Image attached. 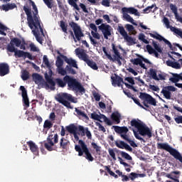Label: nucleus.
Returning <instances> with one entry per match:
<instances>
[{"instance_id": "obj_1", "label": "nucleus", "mask_w": 182, "mask_h": 182, "mask_svg": "<svg viewBox=\"0 0 182 182\" xmlns=\"http://www.w3.org/2000/svg\"><path fill=\"white\" fill-rule=\"evenodd\" d=\"M29 2L30 4H31L33 6V9L34 11L33 16H32V10H31V9H29L28 7H26V6H24L23 7V9L26 13V14L27 15L28 25L30 28L33 29L32 30L33 35L35 36V38L37 42H38V43H41V45H42L43 43L42 37L39 36V33L38 32H39V29H40V31L41 33V35H43V36H45V33H43V28H42V26H41V19L39 18V14H38L39 11H38V7H36V4H35V2H33V1L29 0ZM33 28H35L36 30L33 29Z\"/></svg>"}, {"instance_id": "obj_2", "label": "nucleus", "mask_w": 182, "mask_h": 182, "mask_svg": "<svg viewBox=\"0 0 182 182\" xmlns=\"http://www.w3.org/2000/svg\"><path fill=\"white\" fill-rule=\"evenodd\" d=\"M77 129L78 127L75 126L74 124H71L69 126L66 127V130L70 134H73L74 139L76 141H78L79 145L75 146V150L78 153V156H82L84 155V157L87 160H93V156L87 148V145L83 141V140H79V136H77Z\"/></svg>"}, {"instance_id": "obj_3", "label": "nucleus", "mask_w": 182, "mask_h": 182, "mask_svg": "<svg viewBox=\"0 0 182 182\" xmlns=\"http://www.w3.org/2000/svg\"><path fill=\"white\" fill-rule=\"evenodd\" d=\"M132 99V100H134V103L137 105V106H139V107H141V109H144V110H147V109L150 107V105H151V106H157V101L156 100V99H154V97H152L151 95L146 92H141L139 95V99H141V100H143L142 103L144 106L140 103L139 99L134 97Z\"/></svg>"}, {"instance_id": "obj_4", "label": "nucleus", "mask_w": 182, "mask_h": 182, "mask_svg": "<svg viewBox=\"0 0 182 182\" xmlns=\"http://www.w3.org/2000/svg\"><path fill=\"white\" fill-rule=\"evenodd\" d=\"M131 126L137 129L139 134L141 136H143L144 137L146 136L148 139H151V137H153V134L151 133L150 128L143 124L141 121H137L136 119H134L131 121Z\"/></svg>"}, {"instance_id": "obj_5", "label": "nucleus", "mask_w": 182, "mask_h": 182, "mask_svg": "<svg viewBox=\"0 0 182 182\" xmlns=\"http://www.w3.org/2000/svg\"><path fill=\"white\" fill-rule=\"evenodd\" d=\"M55 100L58 102L59 103H61L63 106L67 107V109H73V107L70 105L71 103H77V101L75 100L73 96L72 95L64 92L62 94H58L55 97Z\"/></svg>"}, {"instance_id": "obj_6", "label": "nucleus", "mask_w": 182, "mask_h": 182, "mask_svg": "<svg viewBox=\"0 0 182 182\" xmlns=\"http://www.w3.org/2000/svg\"><path fill=\"white\" fill-rule=\"evenodd\" d=\"M75 55L78 56L79 59H81V60L85 62L87 66L91 68V69H93V70H97V69H99L97 64L92 60L89 59V55L85 53L83 50L77 48L75 50Z\"/></svg>"}, {"instance_id": "obj_7", "label": "nucleus", "mask_w": 182, "mask_h": 182, "mask_svg": "<svg viewBox=\"0 0 182 182\" xmlns=\"http://www.w3.org/2000/svg\"><path fill=\"white\" fill-rule=\"evenodd\" d=\"M63 80H65V82H67V85L70 87V89H73V90H78V92L82 94L86 92L83 85L80 82H79V81H77L76 78H74L73 77H70L69 75H65L63 77Z\"/></svg>"}, {"instance_id": "obj_8", "label": "nucleus", "mask_w": 182, "mask_h": 182, "mask_svg": "<svg viewBox=\"0 0 182 182\" xmlns=\"http://www.w3.org/2000/svg\"><path fill=\"white\" fill-rule=\"evenodd\" d=\"M156 147L158 150H165L166 151H168V153H169L171 156H173L176 160H182L181 154H180L177 149L171 147L168 144L157 143Z\"/></svg>"}, {"instance_id": "obj_9", "label": "nucleus", "mask_w": 182, "mask_h": 182, "mask_svg": "<svg viewBox=\"0 0 182 182\" xmlns=\"http://www.w3.org/2000/svg\"><path fill=\"white\" fill-rule=\"evenodd\" d=\"M69 26L70 28H72L73 31H70V36L73 38L74 41L77 42L85 36V34L82 31V28H80V26H78L77 23L75 21H71L69 23ZM74 32V33H73Z\"/></svg>"}, {"instance_id": "obj_10", "label": "nucleus", "mask_w": 182, "mask_h": 182, "mask_svg": "<svg viewBox=\"0 0 182 182\" xmlns=\"http://www.w3.org/2000/svg\"><path fill=\"white\" fill-rule=\"evenodd\" d=\"M112 50L114 52L113 57H112V55L107 53V50L106 49V47H102V51L104 52L105 55L108 58L109 60H113V62L116 60L118 65L121 66L122 65L121 60L122 59H123V57L120 55V52H119V50H117V48L116 47L114 43H112Z\"/></svg>"}, {"instance_id": "obj_11", "label": "nucleus", "mask_w": 182, "mask_h": 182, "mask_svg": "<svg viewBox=\"0 0 182 182\" xmlns=\"http://www.w3.org/2000/svg\"><path fill=\"white\" fill-rule=\"evenodd\" d=\"M122 11L123 12V16L127 21V22H130L132 23V25L137 26V23H134V19H133V18H132V16H130V15L128 14H132V15H135V16H140V13L139 11L133 7H124L122 9Z\"/></svg>"}, {"instance_id": "obj_12", "label": "nucleus", "mask_w": 182, "mask_h": 182, "mask_svg": "<svg viewBox=\"0 0 182 182\" xmlns=\"http://www.w3.org/2000/svg\"><path fill=\"white\" fill-rule=\"evenodd\" d=\"M53 135H49L47 138V142L44 143V147L48 150V151H53L54 150H57L58 147L55 144L59 141V136L58 134H55L54 135V137L53 138ZM54 139V142H53Z\"/></svg>"}, {"instance_id": "obj_13", "label": "nucleus", "mask_w": 182, "mask_h": 182, "mask_svg": "<svg viewBox=\"0 0 182 182\" xmlns=\"http://www.w3.org/2000/svg\"><path fill=\"white\" fill-rule=\"evenodd\" d=\"M152 46L147 45L146 46V50L149 55H154L155 58H159V53H163V48H161V46H160L159 44H157V41H155L154 40H152Z\"/></svg>"}, {"instance_id": "obj_14", "label": "nucleus", "mask_w": 182, "mask_h": 182, "mask_svg": "<svg viewBox=\"0 0 182 182\" xmlns=\"http://www.w3.org/2000/svg\"><path fill=\"white\" fill-rule=\"evenodd\" d=\"M118 32L120 35L124 38V41L128 43V45H136V38H133L132 36H129L127 34V31L124 29L123 26H118L117 28Z\"/></svg>"}, {"instance_id": "obj_15", "label": "nucleus", "mask_w": 182, "mask_h": 182, "mask_svg": "<svg viewBox=\"0 0 182 182\" xmlns=\"http://www.w3.org/2000/svg\"><path fill=\"white\" fill-rule=\"evenodd\" d=\"M149 36H151V38H154V39H156L157 41H159V42H161V41H163V42H164L166 45H168L171 50H177V48L173 47V45L171 44V43L168 41V40L163 37L161 35L159 34V33L156 31L154 32V33H149Z\"/></svg>"}, {"instance_id": "obj_16", "label": "nucleus", "mask_w": 182, "mask_h": 182, "mask_svg": "<svg viewBox=\"0 0 182 182\" xmlns=\"http://www.w3.org/2000/svg\"><path fill=\"white\" fill-rule=\"evenodd\" d=\"M100 31L102 32L105 39H109V36H112V31L113 28L109 24L102 23L98 26Z\"/></svg>"}, {"instance_id": "obj_17", "label": "nucleus", "mask_w": 182, "mask_h": 182, "mask_svg": "<svg viewBox=\"0 0 182 182\" xmlns=\"http://www.w3.org/2000/svg\"><path fill=\"white\" fill-rule=\"evenodd\" d=\"M90 119H92V120H97V122H102V119L104 120V122L107 124V126H112L113 124V122L109 119L105 114H97L96 112L91 113Z\"/></svg>"}, {"instance_id": "obj_18", "label": "nucleus", "mask_w": 182, "mask_h": 182, "mask_svg": "<svg viewBox=\"0 0 182 182\" xmlns=\"http://www.w3.org/2000/svg\"><path fill=\"white\" fill-rule=\"evenodd\" d=\"M49 75L48 73H46L44 75V77L46 79V86L47 87H49L51 90H55V86H56V82L53 81V78L52 77V74L53 73L52 72V70H49Z\"/></svg>"}, {"instance_id": "obj_19", "label": "nucleus", "mask_w": 182, "mask_h": 182, "mask_svg": "<svg viewBox=\"0 0 182 182\" xmlns=\"http://www.w3.org/2000/svg\"><path fill=\"white\" fill-rule=\"evenodd\" d=\"M163 22L164 25H166L167 29H171V32H174L178 36L182 38V31L179 28L173 27V26H170V21L167 17H164Z\"/></svg>"}, {"instance_id": "obj_20", "label": "nucleus", "mask_w": 182, "mask_h": 182, "mask_svg": "<svg viewBox=\"0 0 182 182\" xmlns=\"http://www.w3.org/2000/svg\"><path fill=\"white\" fill-rule=\"evenodd\" d=\"M14 56H16V58H23L24 59H26V58H28V59H29L30 60H33V59H35L32 56V54H31L30 53L25 52L21 50H16L14 53Z\"/></svg>"}, {"instance_id": "obj_21", "label": "nucleus", "mask_w": 182, "mask_h": 182, "mask_svg": "<svg viewBox=\"0 0 182 182\" xmlns=\"http://www.w3.org/2000/svg\"><path fill=\"white\" fill-rule=\"evenodd\" d=\"M14 56H16V58H23L24 59H26V58H28V59H29L30 60H33V59H35L32 56V54H31L30 53L25 52L21 50H16L14 53Z\"/></svg>"}, {"instance_id": "obj_22", "label": "nucleus", "mask_w": 182, "mask_h": 182, "mask_svg": "<svg viewBox=\"0 0 182 182\" xmlns=\"http://www.w3.org/2000/svg\"><path fill=\"white\" fill-rule=\"evenodd\" d=\"M111 79L112 80L113 86H118V87H120V86H123L122 85V83H123V85H125L126 87H128L129 85V83L123 82V79L116 74L114 75V77H112Z\"/></svg>"}, {"instance_id": "obj_23", "label": "nucleus", "mask_w": 182, "mask_h": 182, "mask_svg": "<svg viewBox=\"0 0 182 182\" xmlns=\"http://www.w3.org/2000/svg\"><path fill=\"white\" fill-rule=\"evenodd\" d=\"M111 79L112 80L113 86H118V87H120V86H123L122 85V83H123V85H125L126 87H128L129 85V83L123 82V79L116 74L114 75V77H112Z\"/></svg>"}, {"instance_id": "obj_24", "label": "nucleus", "mask_w": 182, "mask_h": 182, "mask_svg": "<svg viewBox=\"0 0 182 182\" xmlns=\"http://www.w3.org/2000/svg\"><path fill=\"white\" fill-rule=\"evenodd\" d=\"M20 90H21V96L23 97V103L26 107H29V98L28 97V91L24 86H20Z\"/></svg>"}, {"instance_id": "obj_25", "label": "nucleus", "mask_w": 182, "mask_h": 182, "mask_svg": "<svg viewBox=\"0 0 182 182\" xmlns=\"http://www.w3.org/2000/svg\"><path fill=\"white\" fill-rule=\"evenodd\" d=\"M10 69L9 65L6 63H0V76H6V75H9Z\"/></svg>"}, {"instance_id": "obj_26", "label": "nucleus", "mask_w": 182, "mask_h": 182, "mask_svg": "<svg viewBox=\"0 0 182 182\" xmlns=\"http://www.w3.org/2000/svg\"><path fill=\"white\" fill-rule=\"evenodd\" d=\"M26 143L30 148L31 151L35 156H39V148L38 147V145H36V144H35V142L33 141H28Z\"/></svg>"}, {"instance_id": "obj_27", "label": "nucleus", "mask_w": 182, "mask_h": 182, "mask_svg": "<svg viewBox=\"0 0 182 182\" xmlns=\"http://www.w3.org/2000/svg\"><path fill=\"white\" fill-rule=\"evenodd\" d=\"M15 8H17L16 4L15 3H8L1 6V9L5 11V12H8V11H12V9H15Z\"/></svg>"}, {"instance_id": "obj_28", "label": "nucleus", "mask_w": 182, "mask_h": 182, "mask_svg": "<svg viewBox=\"0 0 182 182\" xmlns=\"http://www.w3.org/2000/svg\"><path fill=\"white\" fill-rule=\"evenodd\" d=\"M114 132L116 133H119V134H126L129 132V129L127 127H119V126H113Z\"/></svg>"}, {"instance_id": "obj_29", "label": "nucleus", "mask_w": 182, "mask_h": 182, "mask_svg": "<svg viewBox=\"0 0 182 182\" xmlns=\"http://www.w3.org/2000/svg\"><path fill=\"white\" fill-rule=\"evenodd\" d=\"M65 62L68 63V65H70V66L75 68V69H78L76 60H73V58H68V57H65Z\"/></svg>"}, {"instance_id": "obj_30", "label": "nucleus", "mask_w": 182, "mask_h": 182, "mask_svg": "<svg viewBox=\"0 0 182 182\" xmlns=\"http://www.w3.org/2000/svg\"><path fill=\"white\" fill-rule=\"evenodd\" d=\"M120 117L121 115L119 112H114L111 115L112 120H113V122H115L117 124H119V123H120Z\"/></svg>"}, {"instance_id": "obj_31", "label": "nucleus", "mask_w": 182, "mask_h": 182, "mask_svg": "<svg viewBox=\"0 0 182 182\" xmlns=\"http://www.w3.org/2000/svg\"><path fill=\"white\" fill-rule=\"evenodd\" d=\"M68 145L69 141L64 137H62L60 140V149H63V150H65L68 149Z\"/></svg>"}, {"instance_id": "obj_32", "label": "nucleus", "mask_w": 182, "mask_h": 182, "mask_svg": "<svg viewBox=\"0 0 182 182\" xmlns=\"http://www.w3.org/2000/svg\"><path fill=\"white\" fill-rule=\"evenodd\" d=\"M158 8L156 6V4H152L143 10L144 14H150V12H156Z\"/></svg>"}, {"instance_id": "obj_33", "label": "nucleus", "mask_w": 182, "mask_h": 182, "mask_svg": "<svg viewBox=\"0 0 182 182\" xmlns=\"http://www.w3.org/2000/svg\"><path fill=\"white\" fill-rule=\"evenodd\" d=\"M117 153L118 154L119 160H122L120 156L123 157V159H126V160H132V156H130V155H129V154L126 152L119 151H117Z\"/></svg>"}, {"instance_id": "obj_34", "label": "nucleus", "mask_w": 182, "mask_h": 182, "mask_svg": "<svg viewBox=\"0 0 182 182\" xmlns=\"http://www.w3.org/2000/svg\"><path fill=\"white\" fill-rule=\"evenodd\" d=\"M55 83H56L58 87H65L68 85L66 80H62L61 78H55Z\"/></svg>"}, {"instance_id": "obj_35", "label": "nucleus", "mask_w": 182, "mask_h": 182, "mask_svg": "<svg viewBox=\"0 0 182 182\" xmlns=\"http://www.w3.org/2000/svg\"><path fill=\"white\" fill-rule=\"evenodd\" d=\"M33 77V80H34L35 83L38 84V83H41V82H42V80H43V77H42V75L38 74V73H33L32 75Z\"/></svg>"}, {"instance_id": "obj_36", "label": "nucleus", "mask_w": 182, "mask_h": 182, "mask_svg": "<svg viewBox=\"0 0 182 182\" xmlns=\"http://www.w3.org/2000/svg\"><path fill=\"white\" fill-rule=\"evenodd\" d=\"M161 93L164 95V97L167 99L168 100H170L171 99V92L168 91L167 89L164 87L162 89Z\"/></svg>"}, {"instance_id": "obj_37", "label": "nucleus", "mask_w": 182, "mask_h": 182, "mask_svg": "<svg viewBox=\"0 0 182 182\" xmlns=\"http://www.w3.org/2000/svg\"><path fill=\"white\" fill-rule=\"evenodd\" d=\"M77 135L81 136L82 137L86 136V128L83 127L82 125H79L77 128Z\"/></svg>"}, {"instance_id": "obj_38", "label": "nucleus", "mask_w": 182, "mask_h": 182, "mask_svg": "<svg viewBox=\"0 0 182 182\" xmlns=\"http://www.w3.org/2000/svg\"><path fill=\"white\" fill-rule=\"evenodd\" d=\"M75 112L77 113V116L84 117V119H86V120H89V117H87V114H86L85 112H82V110L77 108H75Z\"/></svg>"}, {"instance_id": "obj_39", "label": "nucleus", "mask_w": 182, "mask_h": 182, "mask_svg": "<svg viewBox=\"0 0 182 182\" xmlns=\"http://www.w3.org/2000/svg\"><path fill=\"white\" fill-rule=\"evenodd\" d=\"M149 75L154 80H159V77H157V70L154 68L149 69Z\"/></svg>"}, {"instance_id": "obj_40", "label": "nucleus", "mask_w": 182, "mask_h": 182, "mask_svg": "<svg viewBox=\"0 0 182 182\" xmlns=\"http://www.w3.org/2000/svg\"><path fill=\"white\" fill-rule=\"evenodd\" d=\"M117 151H117L116 149H108V153H109V156H112L113 160H116V156H117V157H119V154L117 153Z\"/></svg>"}, {"instance_id": "obj_41", "label": "nucleus", "mask_w": 182, "mask_h": 182, "mask_svg": "<svg viewBox=\"0 0 182 182\" xmlns=\"http://www.w3.org/2000/svg\"><path fill=\"white\" fill-rule=\"evenodd\" d=\"M53 127V123H52V122L46 119L44 122L43 124V129H45L46 130H49L50 129H52Z\"/></svg>"}, {"instance_id": "obj_42", "label": "nucleus", "mask_w": 182, "mask_h": 182, "mask_svg": "<svg viewBox=\"0 0 182 182\" xmlns=\"http://www.w3.org/2000/svg\"><path fill=\"white\" fill-rule=\"evenodd\" d=\"M68 4L70 5V6H73L74 9H76V11H80V9L79 8V6H77V0H68Z\"/></svg>"}, {"instance_id": "obj_43", "label": "nucleus", "mask_w": 182, "mask_h": 182, "mask_svg": "<svg viewBox=\"0 0 182 182\" xmlns=\"http://www.w3.org/2000/svg\"><path fill=\"white\" fill-rule=\"evenodd\" d=\"M144 174H138V173H136L134 172H132L130 174H129V178L130 180H132V181H134V178H138V177H144Z\"/></svg>"}, {"instance_id": "obj_44", "label": "nucleus", "mask_w": 182, "mask_h": 182, "mask_svg": "<svg viewBox=\"0 0 182 182\" xmlns=\"http://www.w3.org/2000/svg\"><path fill=\"white\" fill-rule=\"evenodd\" d=\"M11 43H14V45H16L17 48H19L21 46V44L22 43V41L18 38H14L13 39H11Z\"/></svg>"}, {"instance_id": "obj_45", "label": "nucleus", "mask_w": 182, "mask_h": 182, "mask_svg": "<svg viewBox=\"0 0 182 182\" xmlns=\"http://www.w3.org/2000/svg\"><path fill=\"white\" fill-rule=\"evenodd\" d=\"M60 26L63 32H64V33H68V24H66V23H65V21H61L60 23Z\"/></svg>"}, {"instance_id": "obj_46", "label": "nucleus", "mask_w": 182, "mask_h": 182, "mask_svg": "<svg viewBox=\"0 0 182 182\" xmlns=\"http://www.w3.org/2000/svg\"><path fill=\"white\" fill-rule=\"evenodd\" d=\"M55 65L57 68H62V66H63V60H62L60 56L57 57V60L55 61Z\"/></svg>"}, {"instance_id": "obj_47", "label": "nucleus", "mask_w": 182, "mask_h": 182, "mask_svg": "<svg viewBox=\"0 0 182 182\" xmlns=\"http://www.w3.org/2000/svg\"><path fill=\"white\" fill-rule=\"evenodd\" d=\"M170 8H171V10L172 11V12L175 15V18H177L178 16V9H177V6L173 4H170Z\"/></svg>"}, {"instance_id": "obj_48", "label": "nucleus", "mask_w": 182, "mask_h": 182, "mask_svg": "<svg viewBox=\"0 0 182 182\" xmlns=\"http://www.w3.org/2000/svg\"><path fill=\"white\" fill-rule=\"evenodd\" d=\"M21 79L23 80H28L29 79V72L28 70H24L21 75Z\"/></svg>"}, {"instance_id": "obj_49", "label": "nucleus", "mask_w": 182, "mask_h": 182, "mask_svg": "<svg viewBox=\"0 0 182 182\" xmlns=\"http://www.w3.org/2000/svg\"><path fill=\"white\" fill-rule=\"evenodd\" d=\"M6 49L8 52H11V53L14 52V53H15V51L16 50V48H15L14 44L13 43H10V44L7 46Z\"/></svg>"}, {"instance_id": "obj_50", "label": "nucleus", "mask_w": 182, "mask_h": 182, "mask_svg": "<svg viewBox=\"0 0 182 182\" xmlns=\"http://www.w3.org/2000/svg\"><path fill=\"white\" fill-rule=\"evenodd\" d=\"M44 4L48 6L49 9H52L53 8V0H43Z\"/></svg>"}, {"instance_id": "obj_51", "label": "nucleus", "mask_w": 182, "mask_h": 182, "mask_svg": "<svg viewBox=\"0 0 182 182\" xmlns=\"http://www.w3.org/2000/svg\"><path fill=\"white\" fill-rule=\"evenodd\" d=\"M141 62H143V60L141 59V58H134V59L131 60V63L134 65H136V66L139 65H140Z\"/></svg>"}, {"instance_id": "obj_52", "label": "nucleus", "mask_w": 182, "mask_h": 182, "mask_svg": "<svg viewBox=\"0 0 182 182\" xmlns=\"http://www.w3.org/2000/svg\"><path fill=\"white\" fill-rule=\"evenodd\" d=\"M5 31H6V26H4V24L0 23V35L6 36V33H5Z\"/></svg>"}, {"instance_id": "obj_53", "label": "nucleus", "mask_w": 182, "mask_h": 182, "mask_svg": "<svg viewBox=\"0 0 182 182\" xmlns=\"http://www.w3.org/2000/svg\"><path fill=\"white\" fill-rule=\"evenodd\" d=\"M139 41H143L144 43H146V45H149V42L146 39V36L143 33H140L139 36Z\"/></svg>"}, {"instance_id": "obj_54", "label": "nucleus", "mask_w": 182, "mask_h": 182, "mask_svg": "<svg viewBox=\"0 0 182 182\" xmlns=\"http://www.w3.org/2000/svg\"><path fill=\"white\" fill-rule=\"evenodd\" d=\"M115 144L117 147H119V149H124L126 146V143H124L123 141H116Z\"/></svg>"}, {"instance_id": "obj_55", "label": "nucleus", "mask_w": 182, "mask_h": 182, "mask_svg": "<svg viewBox=\"0 0 182 182\" xmlns=\"http://www.w3.org/2000/svg\"><path fill=\"white\" fill-rule=\"evenodd\" d=\"M91 146H92V148L95 150L96 153H100V146H99L97 144L92 142Z\"/></svg>"}, {"instance_id": "obj_56", "label": "nucleus", "mask_w": 182, "mask_h": 182, "mask_svg": "<svg viewBox=\"0 0 182 182\" xmlns=\"http://www.w3.org/2000/svg\"><path fill=\"white\" fill-rule=\"evenodd\" d=\"M58 72L59 75H61V76H65L68 73L66 72V70L63 69L62 67L58 68Z\"/></svg>"}, {"instance_id": "obj_57", "label": "nucleus", "mask_w": 182, "mask_h": 182, "mask_svg": "<svg viewBox=\"0 0 182 182\" xmlns=\"http://www.w3.org/2000/svg\"><path fill=\"white\" fill-rule=\"evenodd\" d=\"M43 63L47 66V68H50V63H49V59L48 58V56L44 55L43 58Z\"/></svg>"}, {"instance_id": "obj_58", "label": "nucleus", "mask_w": 182, "mask_h": 182, "mask_svg": "<svg viewBox=\"0 0 182 182\" xmlns=\"http://www.w3.org/2000/svg\"><path fill=\"white\" fill-rule=\"evenodd\" d=\"M96 126L98 127L99 131L100 132H103V133H106V128L102 125L100 122L96 123Z\"/></svg>"}, {"instance_id": "obj_59", "label": "nucleus", "mask_w": 182, "mask_h": 182, "mask_svg": "<svg viewBox=\"0 0 182 182\" xmlns=\"http://www.w3.org/2000/svg\"><path fill=\"white\" fill-rule=\"evenodd\" d=\"M101 4L102 5V6L109 8V6H110V0H102Z\"/></svg>"}, {"instance_id": "obj_60", "label": "nucleus", "mask_w": 182, "mask_h": 182, "mask_svg": "<svg viewBox=\"0 0 182 182\" xmlns=\"http://www.w3.org/2000/svg\"><path fill=\"white\" fill-rule=\"evenodd\" d=\"M133 132H134V134L136 139H137V140H141V141H144V143L146 142V141H144V139L141 136H140V135H139V133H137L136 132V130L133 129Z\"/></svg>"}, {"instance_id": "obj_61", "label": "nucleus", "mask_w": 182, "mask_h": 182, "mask_svg": "<svg viewBox=\"0 0 182 182\" xmlns=\"http://www.w3.org/2000/svg\"><path fill=\"white\" fill-rule=\"evenodd\" d=\"M66 69H67L68 72L71 73V75H76V70H75V69L72 68V67L67 65Z\"/></svg>"}, {"instance_id": "obj_62", "label": "nucleus", "mask_w": 182, "mask_h": 182, "mask_svg": "<svg viewBox=\"0 0 182 182\" xmlns=\"http://www.w3.org/2000/svg\"><path fill=\"white\" fill-rule=\"evenodd\" d=\"M125 28L128 32H132V31H134V26L132 24H126Z\"/></svg>"}, {"instance_id": "obj_63", "label": "nucleus", "mask_w": 182, "mask_h": 182, "mask_svg": "<svg viewBox=\"0 0 182 182\" xmlns=\"http://www.w3.org/2000/svg\"><path fill=\"white\" fill-rule=\"evenodd\" d=\"M90 41L91 43L93 45V46H97V45H99V43L97 42V41L95 40V38H93L92 36H90Z\"/></svg>"}, {"instance_id": "obj_64", "label": "nucleus", "mask_w": 182, "mask_h": 182, "mask_svg": "<svg viewBox=\"0 0 182 182\" xmlns=\"http://www.w3.org/2000/svg\"><path fill=\"white\" fill-rule=\"evenodd\" d=\"M174 120L177 124H182V116H178L177 117H175Z\"/></svg>"}]
</instances>
